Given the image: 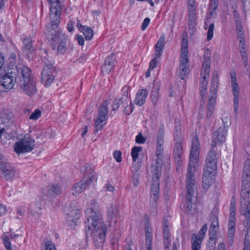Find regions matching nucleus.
Here are the masks:
<instances>
[{
	"label": "nucleus",
	"mask_w": 250,
	"mask_h": 250,
	"mask_svg": "<svg viewBox=\"0 0 250 250\" xmlns=\"http://www.w3.org/2000/svg\"><path fill=\"white\" fill-rule=\"evenodd\" d=\"M218 6V0H209V10L210 14L212 15Z\"/></svg>",
	"instance_id": "nucleus-44"
},
{
	"label": "nucleus",
	"mask_w": 250,
	"mask_h": 250,
	"mask_svg": "<svg viewBox=\"0 0 250 250\" xmlns=\"http://www.w3.org/2000/svg\"><path fill=\"white\" fill-rule=\"evenodd\" d=\"M177 136H179L181 139H183V137L181 131V127L179 125L175 126V127L174 140H175L176 137Z\"/></svg>",
	"instance_id": "nucleus-53"
},
{
	"label": "nucleus",
	"mask_w": 250,
	"mask_h": 250,
	"mask_svg": "<svg viewBox=\"0 0 250 250\" xmlns=\"http://www.w3.org/2000/svg\"><path fill=\"white\" fill-rule=\"evenodd\" d=\"M146 237V247H152V234H146L145 235Z\"/></svg>",
	"instance_id": "nucleus-56"
},
{
	"label": "nucleus",
	"mask_w": 250,
	"mask_h": 250,
	"mask_svg": "<svg viewBox=\"0 0 250 250\" xmlns=\"http://www.w3.org/2000/svg\"><path fill=\"white\" fill-rule=\"evenodd\" d=\"M122 153L119 150H116L113 153V157L117 162L122 161Z\"/></svg>",
	"instance_id": "nucleus-55"
},
{
	"label": "nucleus",
	"mask_w": 250,
	"mask_h": 250,
	"mask_svg": "<svg viewBox=\"0 0 250 250\" xmlns=\"http://www.w3.org/2000/svg\"><path fill=\"white\" fill-rule=\"evenodd\" d=\"M203 236L196 237L195 239L192 242L191 250H199L203 239Z\"/></svg>",
	"instance_id": "nucleus-35"
},
{
	"label": "nucleus",
	"mask_w": 250,
	"mask_h": 250,
	"mask_svg": "<svg viewBox=\"0 0 250 250\" xmlns=\"http://www.w3.org/2000/svg\"><path fill=\"white\" fill-rule=\"evenodd\" d=\"M33 41L31 37H27L23 40L22 52L26 57L30 60L35 54V49L33 46Z\"/></svg>",
	"instance_id": "nucleus-14"
},
{
	"label": "nucleus",
	"mask_w": 250,
	"mask_h": 250,
	"mask_svg": "<svg viewBox=\"0 0 250 250\" xmlns=\"http://www.w3.org/2000/svg\"><path fill=\"white\" fill-rule=\"evenodd\" d=\"M46 250H57L55 245L51 242L48 241L45 244Z\"/></svg>",
	"instance_id": "nucleus-61"
},
{
	"label": "nucleus",
	"mask_w": 250,
	"mask_h": 250,
	"mask_svg": "<svg viewBox=\"0 0 250 250\" xmlns=\"http://www.w3.org/2000/svg\"><path fill=\"white\" fill-rule=\"evenodd\" d=\"M41 116V112L39 109H36L34 112H33L29 119L31 120H37Z\"/></svg>",
	"instance_id": "nucleus-51"
},
{
	"label": "nucleus",
	"mask_w": 250,
	"mask_h": 250,
	"mask_svg": "<svg viewBox=\"0 0 250 250\" xmlns=\"http://www.w3.org/2000/svg\"><path fill=\"white\" fill-rule=\"evenodd\" d=\"M20 86L23 93L28 96H32L37 92L36 83L34 79L20 81Z\"/></svg>",
	"instance_id": "nucleus-13"
},
{
	"label": "nucleus",
	"mask_w": 250,
	"mask_h": 250,
	"mask_svg": "<svg viewBox=\"0 0 250 250\" xmlns=\"http://www.w3.org/2000/svg\"><path fill=\"white\" fill-rule=\"evenodd\" d=\"M52 48L55 50L57 49V53L64 54L69 53L73 50V46L70 44L66 36H62L57 42L51 45Z\"/></svg>",
	"instance_id": "nucleus-8"
},
{
	"label": "nucleus",
	"mask_w": 250,
	"mask_h": 250,
	"mask_svg": "<svg viewBox=\"0 0 250 250\" xmlns=\"http://www.w3.org/2000/svg\"><path fill=\"white\" fill-rule=\"evenodd\" d=\"M82 32H83V35L86 40L89 41L93 37V30L90 27L86 26Z\"/></svg>",
	"instance_id": "nucleus-41"
},
{
	"label": "nucleus",
	"mask_w": 250,
	"mask_h": 250,
	"mask_svg": "<svg viewBox=\"0 0 250 250\" xmlns=\"http://www.w3.org/2000/svg\"><path fill=\"white\" fill-rule=\"evenodd\" d=\"M42 70H46V71H51L54 72V68L53 64L50 61H46L44 63V66Z\"/></svg>",
	"instance_id": "nucleus-48"
},
{
	"label": "nucleus",
	"mask_w": 250,
	"mask_h": 250,
	"mask_svg": "<svg viewBox=\"0 0 250 250\" xmlns=\"http://www.w3.org/2000/svg\"><path fill=\"white\" fill-rule=\"evenodd\" d=\"M35 140L29 134H26L19 141L14 144V150L17 154L29 152L33 150Z\"/></svg>",
	"instance_id": "nucleus-6"
},
{
	"label": "nucleus",
	"mask_w": 250,
	"mask_h": 250,
	"mask_svg": "<svg viewBox=\"0 0 250 250\" xmlns=\"http://www.w3.org/2000/svg\"><path fill=\"white\" fill-rule=\"evenodd\" d=\"M215 170H208L205 168L203 176V187L205 189H208L214 182V172Z\"/></svg>",
	"instance_id": "nucleus-18"
},
{
	"label": "nucleus",
	"mask_w": 250,
	"mask_h": 250,
	"mask_svg": "<svg viewBox=\"0 0 250 250\" xmlns=\"http://www.w3.org/2000/svg\"><path fill=\"white\" fill-rule=\"evenodd\" d=\"M174 141V148L173 150V153L174 155H181L183 152L182 142L183 139H181L180 137H176L175 140Z\"/></svg>",
	"instance_id": "nucleus-30"
},
{
	"label": "nucleus",
	"mask_w": 250,
	"mask_h": 250,
	"mask_svg": "<svg viewBox=\"0 0 250 250\" xmlns=\"http://www.w3.org/2000/svg\"><path fill=\"white\" fill-rule=\"evenodd\" d=\"M219 74L217 71L213 72L210 84V97L208 101L207 115L208 118L210 117L214 109L217 97V91L219 85Z\"/></svg>",
	"instance_id": "nucleus-4"
},
{
	"label": "nucleus",
	"mask_w": 250,
	"mask_h": 250,
	"mask_svg": "<svg viewBox=\"0 0 250 250\" xmlns=\"http://www.w3.org/2000/svg\"><path fill=\"white\" fill-rule=\"evenodd\" d=\"M50 4V17H61L62 4L60 0H47Z\"/></svg>",
	"instance_id": "nucleus-20"
},
{
	"label": "nucleus",
	"mask_w": 250,
	"mask_h": 250,
	"mask_svg": "<svg viewBox=\"0 0 250 250\" xmlns=\"http://www.w3.org/2000/svg\"><path fill=\"white\" fill-rule=\"evenodd\" d=\"M98 208V203L92 200L91 207L85 212L86 220L84 222L86 235L92 237L97 247L104 244L107 231V227L101 218Z\"/></svg>",
	"instance_id": "nucleus-2"
},
{
	"label": "nucleus",
	"mask_w": 250,
	"mask_h": 250,
	"mask_svg": "<svg viewBox=\"0 0 250 250\" xmlns=\"http://www.w3.org/2000/svg\"><path fill=\"white\" fill-rule=\"evenodd\" d=\"M157 58H156V56H155V58H153L152 60H151V61L149 62V70H153L156 66L157 64V61L156 59Z\"/></svg>",
	"instance_id": "nucleus-63"
},
{
	"label": "nucleus",
	"mask_w": 250,
	"mask_h": 250,
	"mask_svg": "<svg viewBox=\"0 0 250 250\" xmlns=\"http://www.w3.org/2000/svg\"><path fill=\"white\" fill-rule=\"evenodd\" d=\"M148 93L145 89H139L136 95L134 101V103L138 106L143 105L146 102V98L148 96Z\"/></svg>",
	"instance_id": "nucleus-24"
},
{
	"label": "nucleus",
	"mask_w": 250,
	"mask_h": 250,
	"mask_svg": "<svg viewBox=\"0 0 250 250\" xmlns=\"http://www.w3.org/2000/svg\"><path fill=\"white\" fill-rule=\"evenodd\" d=\"M250 190V181L242 180V190Z\"/></svg>",
	"instance_id": "nucleus-58"
},
{
	"label": "nucleus",
	"mask_w": 250,
	"mask_h": 250,
	"mask_svg": "<svg viewBox=\"0 0 250 250\" xmlns=\"http://www.w3.org/2000/svg\"><path fill=\"white\" fill-rule=\"evenodd\" d=\"M2 158L0 153V175L6 180H11L15 176L16 170L10 164L3 161Z\"/></svg>",
	"instance_id": "nucleus-9"
},
{
	"label": "nucleus",
	"mask_w": 250,
	"mask_h": 250,
	"mask_svg": "<svg viewBox=\"0 0 250 250\" xmlns=\"http://www.w3.org/2000/svg\"><path fill=\"white\" fill-rule=\"evenodd\" d=\"M219 228H214L210 227L209 229V241L208 246H215L217 239V231Z\"/></svg>",
	"instance_id": "nucleus-29"
},
{
	"label": "nucleus",
	"mask_w": 250,
	"mask_h": 250,
	"mask_svg": "<svg viewBox=\"0 0 250 250\" xmlns=\"http://www.w3.org/2000/svg\"><path fill=\"white\" fill-rule=\"evenodd\" d=\"M165 44V36L162 34L155 45V55L156 58H160L162 55Z\"/></svg>",
	"instance_id": "nucleus-26"
},
{
	"label": "nucleus",
	"mask_w": 250,
	"mask_h": 250,
	"mask_svg": "<svg viewBox=\"0 0 250 250\" xmlns=\"http://www.w3.org/2000/svg\"><path fill=\"white\" fill-rule=\"evenodd\" d=\"M231 77V83L232 87L233 94L234 95L233 99V108L235 113L238 111L239 88L237 83L236 74L234 71H231L230 73Z\"/></svg>",
	"instance_id": "nucleus-12"
},
{
	"label": "nucleus",
	"mask_w": 250,
	"mask_h": 250,
	"mask_svg": "<svg viewBox=\"0 0 250 250\" xmlns=\"http://www.w3.org/2000/svg\"><path fill=\"white\" fill-rule=\"evenodd\" d=\"M163 235L164 238H170V234L169 228H163Z\"/></svg>",
	"instance_id": "nucleus-64"
},
{
	"label": "nucleus",
	"mask_w": 250,
	"mask_h": 250,
	"mask_svg": "<svg viewBox=\"0 0 250 250\" xmlns=\"http://www.w3.org/2000/svg\"><path fill=\"white\" fill-rule=\"evenodd\" d=\"M243 172H250V159H247L245 161Z\"/></svg>",
	"instance_id": "nucleus-62"
},
{
	"label": "nucleus",
	"mask_w": 250,
	"mask_h": 250,
	"mask_svg": "<svg viewBox=\"0 0 250 250\" xmlns=\"http://www.w3.org/2000/svg\"><path fill=\"white\" fill-rule=\"evenodd\" d=\"M188 67L187 66L179 65V77L184 80L187 74Z\"/></svg>",
	"instance_id": "nucleus-45"
},
{
	"label": "nucleus",
	"mask_w": 250,
	"mask_h": 250,
	"mask_svg": "<svg viewBox=\"0 0 250 250\" xmlns=\"http://www.w3.org/2000/svg\"><path fill=\"white\" fill-rule=\"evenodd\" d=\"M209 221L211 222L210 227L214 228H219V222L217 215L214 213L210 214Z\"/></svg>",
	"instance_id": "nucleus-37"
},
{
	"label": "nucleus",
	"mask_w": 250,
	"mask_h": 250,
	"mask_svg": "<svg viewBox=\"0 0 250 250\" xmlns=\"http://www.w3.org/2000/svg\"><path fill=\"white\" fill-rule=\"evenodd\" d=\"M227 129L225 127H220L212 134L211 146L216 147V145H221L226 140Z\"/></svg>",
	"instance_id": "nucleus-11"
},
{
	"label": "nucleus",
	"mask_w": 250,
	"mask_h": 250,
	"mask_svg": "<svg viewBox=\"0 0 250 250\" xmlns=\"http://www.w3.org/2000/svg\"><path fill=\"white\" fill-rule=\"evenodd\" d=\"M14 70L15 72H17V76L20 74L21 77L20 81H28L34 79L31 70L26 66L22 65L16 66Z\"/></svg>",
	"instance_id": "nucleus-17"
},
{
	"label": "nucleus",
	"mask_w": 250,
	"mask_h": 250,
	"mask_svg": "<svg viewBox=\"0 0 250 250\" xmlns=\"http://www.w3.org/2000/svg\"><path fill=\"white\" fill-rule=\"evenodd\" d=\"M107 219L109 221H112L113 219H116L119 215V210L117 206L115 205L111 204L107 210Z\"/></svg>",
	"instance_id": "nucleus-28"
},
{
	"label": "nucleus",
	"mask_w": 250,
	"mask_h": 250,
	"mask_svg": "<svg viewBox=\"0 0 250 250\" xmlns=\"http://www.w3.org/2000/svg\"><path fill=\"white\" fill-rule=\"evenodd\" d=\"M163 144H156V159L154 164L151 165L153 183L150 189V203L153 210L155 213L157 208V202L159 196V179L162 174L163 164Z\"/></svg>",
	"instance_id": "nucleus-3"
},
{
	"label": "nucleus",
	"mask_w": 250,
	"mask_h": 250,
	"mask_svg": "<svg viewBox=\"0 0 250 250\" xmlns=\"http://www.w3.org/2000/svg\"><path fill=\"white\" fill-rule=\"evenodd\" d=\"M122 100L121 99H114L113 104L112 106V109L114 111H115L117 110L119 106H120V102Z\"/></svg>",
	"instance_id": "nucleus-57"
},
{
	"label": "nucleus",
	"mask_w": 250,
	"mask_h": 250,
	"mask_svg": "<svg viewBox=\"0 0 250 250\" xmlns=\"http://www.w3.org/2000/svg\"><path fill=\"white\" fill-rule=\"evenodd\" d=\"M188 39H182L181 43V52H188Z\"/></svg>",
	"instance_id": "nucleus-50"
},
{
	"label": "nucleus",
	"mask_w": 250,
	"mask_h": 250,
	"mask_svg": "<svg viewBox=\"0 0 250 250\" xmlns=\"http://www.w3.org/2000/svg\"><path fill=\"white\" fill-rule=\"evenodd\" d=\"M208 84V82L207 79H202V78H201L200 83V90L201 92L200 94L202 97L206 95Z\"/></svg>",
	"instance_id": "nucleus-36"
},
{
	"label": "nucleus",
	"mask_w": 250,
	"mask_h": 250,
	"mask_svg": "<svg viewBox=\"0 0 250 250\" xmlns=\"http://www.w3.org/2000/svg\"><path fill=\"white\" fill-rule=\"evenodd\" d=\"M214 28V24L210 23L209 26L208 31V34H207V40L208 41H210L212 39L213 36Z\"/></svg>",
	"instance_id": "nucleus-47"
},
{
	"label": "nucleus",
	"mask_w": 250,
	"mask_h": 250,
	"mask_svg": "<svg viewBox=\"0 0 250 250\" xmlns=\"http://www.w3.org/2000/svg\"><path fill=\"white\" fill-rule=\"evenodd\" d=\"M215 147L211 146L206 158V167L210 170H216L217 168V159L216 154Z\"/></svg>",
	"instance_id": "nucleus-15"
},
{
	"label": "nucleus",
	"mask_w": 250,
	"mask_h": 250,
	"mask_svg": "<svg viewBox=\"0 0 250 250\" xmlns=\"http://www.w3.org/2000/svg\"><path fill=\"white\" fill-rule=\"evenodd\" d=\"M250 190L243 189L241 190V199L244 200L249 197Z\"/></svg>",
	"instance_id": "nucleus-60"
},
{
	"label": "nucleus",
	"mask_w": 250,
	"mask_h": 250,
	"mask_svg": "<svg viewBox=\"0 0 250 250\" xmlns=\"http://www.w3.org/2000/svg\"><path fill=\"white\" fill-rule=\"evenodd\" d=\"M53 72L42 70L41 74V82L45 86L49 85L54 81Z\"/></svg>",
	"instance_id": "nucleus-25"
},
{
	"label": "nucleus",
	"mask_w": 250,
	"mask_h": 250,
	"mask_svg": "<svg viewBox=\"0 0 250 250\" xmlns=\"http://www.w3.org/2000/svg\"><path fill=\"white\" fill-rule=\"evenodd\" d=\"M108 103L107 101H104L102 105L99 109L98 115L96 118L94 125V132L97 133L101 130L106 124L107 120Z\"/></svg>",
	"instance_id": "nucleus-7"
},
{
	"label": "nucleus",
	"mask_w": 250,
	"mask_h": 250,
	"mask_svg": "<svg viewBox=\"0 0 250 250\" xmlns=\"http://www.w3.org/2000/svg\"><path fill=\"white\" fill-rule=\"evenodd\" d=\"M239 48L243 64L246 67L248 65V55L245 43H239Z\"/></svg>",
	"instance_id": "nucleus-33"
},
{
	"label": "nucleus",
	"mask_w": 250,
	"mask_h": 250,
	"mask_svg": "<svg viewBox=\"0 0 250 250\" xmlns=\"http://www.w3.org/2000/svg\"><path fill=\"white\" fill-rule=\"evenodd\" d=\"M235 217H229L228 224V240L230 245H232L234 242V236L235 231Z\"/></svg>",
	"instance_id": "nucleus-22"
},
{
	"label": "nucleus",
	"mask_w": 250,
	"mask_h": 250,
	"mask_svg": "<svg viewBox=\"0 0 250 250\" xmlns=\"http://www.w3.org/2000/svg\"><path fill=\"white\" fill-rule=\"evenodd\" d=\"M165 135L164 125H161L158 131L156 144H164V138Z\"/></svg>",
	"instance_id": "nucleus-34"
},
{
	"label": "nucleus",
	"mask_w": 250,
	"mask_h": 250,
	"mask_svg": "<svg viewBox=\"0 0 250 250\" xmlns=\"http://www.w3.org/2000/svg\"><path fill=\"white\" fill-rule=\"evenodd\" d=\"M146 138H144L141 133H139L138 135L136 136L135 141L138 144H143L146 142Z\"/></svg>",
	"instance_id": "nucleus-54"
},
{
	"label": "nucleus",
	"mask_w": 250,
	"mask_h": 250,
	"mask_svg": "<svg viewBox=\"0 0 250 250\" xmlns=\"http://www.w3.org/2000/svg\"><path fill=\"white\" fill-rule=\"evenodd\" d=\"M142 150V147L141 146H134L131 149V155L132 157V160L135 162L138 157L139 153Z\"/></svg>",
	"instance_id": "nucleus-38"
},
{
	"label": "nucleus",
	"mask_w": 250,
	"mask_h": 250,
	"mask_svg": "<svg viewBox=\"0 0 250 250\" xmlns=\"http://www.w3.org/2000/svg\"><path fill=\"white\" fill-rule=\"evenodd\" d=\"M62 188L58 184H52L42 190V193L50 199L62 193Z\"/></svg>",
	"instance_id": "nucleus-16"
},
{
	"label": "nucleus",
	"mask_w": 250,
	"mask_h": 250,
	"mask_svg": "<svg viewBox=\"0 0 250 250\" xmlns=\"http://www.w3.org/2000/svg\"><path fill=\"white\" fill-rule=\"evenodd\" d=\"M81 216V210L79 209H75L72 211H70V213H68L67 219L70 225H71V223H74L75 225H77V221Z\"/></svg>",
	"instance_id": "nucleus-27"
},
{
	"label": "nucleus",
	"mask_w": 250,
	"mask_h": 250,
	"mask_svg": "<svg viewBox=\"0 0 250 250\" xmlns=\"http://www.w3.org/2000/svg\"><path fill=\"white\" fill-rule=\"evenodd\" d=\"M200 143L197 136L192 140L189 162L186 178L187 195L184 205L185 211L190 214L196 212L197 202V187L194 177V172L198 166Z\"/></svg>",
	"instance_id": "nucleus-1"
},
{
	"label": "nucleus",
	"mask_w": 250,
	"mask_h": 250,
	"mask_svg": "<svg viewBox=\"0 0 250 250\" xmlns=\"http://www.w3.org/2000/svg\"><path fill=\"white\" fill-rule=\"evenodd\" d=\"M196 25V20H188V27L190 35H193L195 32Z\"/></svg>",
	"instance_id": "nucleus-43"
},
{
	"label": "nucleus",
	"mask_w": 250,
	"mask_h": 250,
	"mask_svg": "<svg viewBox=\"0 0 250 250\" xmlns=\"http://www.w3.org/2000/svg\"><path fill=\"white\" fill-rule=\"evenodd\" d=\"M240 211L241 214L245 216L247 221H250V205L245 203L243 204L241 201Z\"/></svg>",
	"instance_id": "nucleus-31"
},
{
	"label": "nucleus",
	"mask_w": 250,
	"mask_h": 250,
	"mask_svg": "<svg viewBox=\"0 0 250 250\" xmlns=\"http://www.w3.org/2000/svg\"><path fill=\"white\" fill-rule=\"evenodd\" d=\"M150 19L148 18H146L144 19L142 25H141V29L143 31L146 29L147 27L148 26V24L150 23Z\"/></svg>",
	"instance_id": "nucleus-59"
},
{
	"label": "nucleus",
	"mask_w": 250,
	"mask_h": 250,
	"mask_svg": "<svg viewBox=\"0 0 250 250\" xmlns=\"http://www.w3.org/2000/svg\"><path fill=\"white\" fill-rule=\"evenodd\" d=\"M134 108L133 104L130 102L129 105H127L124 109V113L126 115H129L133 112Z\"/></svg>",
	"instance_id": "nucleus-49"
},
{
	"label": "nucleus",
	"mask_w": 250,
	"mask_h": 250,
	"mask_svg": "<svg viewBox=\"0 0 250 250\" xmlns=\"http://www.w3.org/2000/svg\"><path fill=\"white\" fill-rule=\"evenodd\" d=\"M210 63L208 60L205 61L202 64L201 70V78L202 79H207L209 77Z\"/></svg>",
	"instance_id": "nucleus-32"
},
{
	"label": "nucleus",
	"mask_w": 250,
	"mask_h": 250,
	"mask_svg": "<svg viewBox=\"0 0 250 250\" xmlns=\"http://www.w3.org/2000/svg\"><path fill=\"white\" fill-rule=\"evenodd\" d=\"M235 199L233 197L231 200L229 208V217H235L236 215V208H235Z\"/></svg>",
	"instance_id": "nucleus-39"
},
{
	"label": "nucleus",
	"mask_w": 250,
	"mask_h": 250,
	"mask_svg": "<svg viewBox=\"0 0 250 250\" xmlns=\"http://www.w3.org/2000/svg\"><path fill=\"white\" fill-rule=\"evenodd\" d=\"M116 61V57L114 54L107 56L104 61V64L102 66V71L103 73L108 74L113 69Z\"/></svg>",
	"instance_id": "nucleus-19"
},
{
	"label": "nucleus",
	"mask_w": 250,
	"mask_h": 250,
	"mask_svg": "<svg viewBox=\"0 0 250 250\" xmlns=\"http://www.w3.org/2000/svg\"><path fill=\"white\" fill-rule=\"evenodd\" d=\"M150 96L152 102L154 104H156L158 100V90L157 89L155 91L154 90H152L151 91Z\"/></svg>",
	"instance_id": "nucleus-52"
},
{
	"label": "nucleus",
	"mask_w": 250,
	"mask_h": 250,
	"mask_svg": "<svg viewBox=\"0 0 250 250\" xmlns=\"http://www.w3.org/2000/svg\"><path fill=\"white\" fill-rule=\"evenodd\" d=\"M91 184L90 180H87L85 177H84L81 181L76 183L73 186L72 194L80 193L82 191L87 188Z\"/></svg>",
	"instance_id": "nucleus-21"
},
{
	"label": "nucleus",
	"mask_w": 250,
	"mask_h": 250,
	"mask_svg": "<svg viewBox=\"0 0 250 250\" xmlns=\"http://www.w3.org/2000/svg\"><path fill=\"white\" fill-rule=\"evenodd\" d=\"M0 78L8 91L13 88L16 83L17 72L15 71L14 69H11L10 71L8 70L7 73H1Z\"/></svg>",
	"instance_id": "nucleus-10"
},
{
	"label": "nucleus",
	"mask_w": 250,
	"mask_h": 250,
	"mask_svg": "<svg viewBox=\"0 0 250 250\" xmlns=\"http://www.w3.org/2000/svg\"><path fill=\"white\" fill-rule=\"evenodd\" d=\"M51 23L46 28L45 34L48 41H52L54 43L61 38V37L64 36L60 31L59 24L60 23V17H50Z\"/></svg>",
	"instance_id": "nucleus-5"
},
{
	"label": "nucleus",
	"mask_w": 250,
	"mask_h": 250,
	"mask_svg": "<svg viewBox=\"0 0 250 250\" xmlns=\"http://www.w3.org/2000/svg\"><path fill=\"white\" fill-rule=\"evenodd\" d=\"M81 171L83 175V178L85 177L87 180H90L91 183L96 180L92 167L90 165L87 164L82 167Z\"/></svg>",
	"instance_id": "nucleus-23"
},
{
	"label": "nucleus",
	"mask_w": 250,
	"mask_h": 250,
	"mask_svg": "<svg viewBox=\"0 0 250 250\" xmlns=\"http://www.w3.org/2000/svg\"><path fill=\"white\" fill-rule=\"evenodd\" d=\"M2 239L3 240V243L5 247L6 250H12L11 248V245L9 237L6 235H3L2 236Z\"/></svg>",
	"instance_id": "nucleus-46"
},
{
	"label": "nucleus",
	"mask_w": 250,
	"mask_h": 250,
	"mask_svg": "<svg viewBox=\"0 0 250 250\" xmlns=\"http://www.w3.org/2000/svg\"><path fill=\"white\" fill-rule=\"evenodd\" d=\"M188 52H181L179 65L187 66L188 62Z\"/></svg>",
	"instance_id": "nucleus-40"
},
{
	"label": "nucleus",
	"mask_w": 250,
	"mask_h": 250,
	"mask_svg": "<svg viewBox=\"0 0 250 250\" xmlns=\"http://www.w3.org/2000/svg\"><path fill=\"white\" fill-rule=\"evenodd\" d=\"M188 20H196V6H188Z\"/></svg>",
	"instance_id": "nucleus-42"
}]
</instances>
